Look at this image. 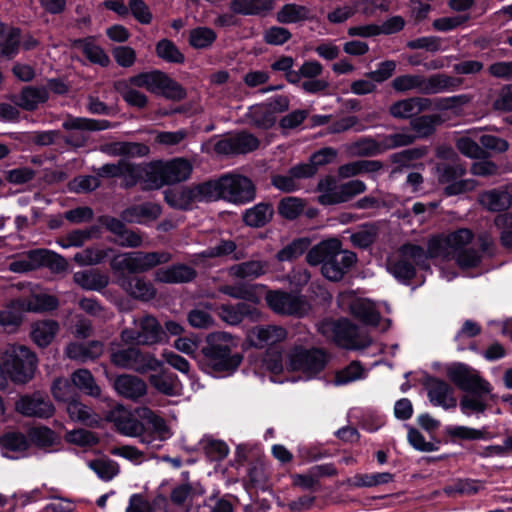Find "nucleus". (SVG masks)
<instances>
[{
  "mask_svg": "<svg viewBox=\"0 0 512 512\" xmlns=\"http://www.w3.org/2000/svg\"><path fill=\"white\" fill-rule=\"evenodd\" d=\"M274 215V209L270 203H258L252 208L247 209L242 220L245 225L253 228H260L268 224Z\"/></svg>",
  "mask_w": 512,
  "mask_h": 512,
  "instance_id": "32",
  "label": "nucleus"
},
{
  "mask_svg": "<svg viewBox=\"0 0 512 512\" xmlns=\"http://www.w3.org/2000/svg\"><path fill=\"white\" fill-rule=\"evenodd\" d=\"M110 361L118 368L132 370L140 374L157 371L162 366V362L152 353L142 351L134 346L116 350L112 349Z\"/></svg>",
  "mask_w": 512,
  "mask_h": 512,
  "instance_id": "11",
  "label": "nucleus"
},
{
  "mask_svg": "<svg viewBox=\"0 0 512 512\" xmlns=\"http://www.w3.org/2000/svg\"><path fill=\"white\" fill-rule=\"evenodd\" d=\"M155 50L157 56L166 62L181 64L185 61L184 55L171 40H160Z\"/></svg>",
  "mask_w": 512,
  "mask_h": 512,
  "instance_id": "62",
  "label": "nucleus"
},
{
  "mask_svg": "<svg viewBox=\"0 0 512 512\" xmlns=\"http://www.w3.org/2000/svg\"><path fill=\"white\" fill-rule=\"evenodd\" d=\"M74 47L82 49L83 54L95 64L103 67L108 66L110 59L104 50L98 45L94 44L91 38L77 39L73 43Z\"/></svg>",
  "mask_w": 512,
  "mask_h": 512,
  "instance_id": "49",
  "label": "nucleus"
},
{
  "mask_svg": "<svg viewBox=\"0 0 512 512\" xmlns=\"http://www.w3.org/2000/svg\"><path fill=\"white\" fill-rule=\"evenodd\" d=\"M27 438L31 444L44 448L52 446L56 440V434L48 427L36 426L27 432Z\"/></svg>",
  "mask_w": 512,
  "mask_h": 512,
  "instance_id": "64",
  "label": "nucleus"
},
{
  "mask_svg": "<svg viewBox=\"0 0 512 512\" xmlns=\"http://www.w3.org/2000/svg\"><path fill=\"white\" fill-rule=\"evenodd\" d=\"M490 393L491 392L471 391L464 394L459 403L461 411L466 415L470 413H484L487 409L485 396Z\"/></svg>",
  "mask_w": 512,
  "mask_h": 512,
  "instance_id": "50",
  "label": "nucleus"
},
{
  "mask_svg": "<svg viewBox=\"0 0 512 512\" xmlns=\"http://www.w3.org/2000/svg\"><path fill=\"white\" fill-rule=\"evenodd\" d=\"M150 384L161 394L176 396L179 394L177 377L173 374H153L149 377Z\"/></svg>",
  "mask_w": 512,
  "mask_h": 512,
  "instance_id": "52",
  "label": "nucleus"
},
{
  "mask_svg": "<svg viewBox=\"0 0 512 512\" xmlns=\"http://www.w3.org/2000/svg\"><path fill=\"white\" fill-rule=\"evenodd\" d=\"M479 204L490 212H503L512 205V194L507 187L485 190L478 195Z\"/></svg>",
  "mask_w": 512,
  "mask_h": 512,
  "instance_id": "22",
  "label": "nucleus"
},
{
  "mask_svg": "<svg viewBox=\"0 0 512 512\" xmlns=\"http://www.w3.org/2000/svg\"><path fill=\"white\" fill-rule=\"evenodd\" d=\"M366 189V184L359 179L349 180L338 185L333 177L327 176L321 179L317 185V190L321 192L317 200L326 206L346 203L364 193Z\"/></svg>",
  "mask_w": 512,
  "mask_h": 512,
  "instance_id": "9",
  "label": "nucleus"
},
{
  "mask_svg": "<svg viewBox=\"0 0 512 512\" xmlns=\"http://www.w3.org/2000/svg\"><path fill=\"white\" fill-rule=\"evenodd\" d=\"M103 353V344L100 341H90L88 343H70L65 348V355L79 362L94 360Z\"/></svg>",
  "mask_w": 512,
  "mask_h": 512,
  "instance_id": "28",
  "label": "nucleus"
},
{
  "mask_svg": "<svg viewBox=\"0 0 512 512\" xmlns=\"http://www.w3.org/2000/svg\"><path fill=\"white\" fill-rule=\"evenodd\" d=\"M446 375L449 380L461 391L491 392L490 383L485 380L473 367L456 362L446 367Z\"/></svg>",
  "mask_w": 512,
  "mask_h": 512,
  "instance_id": "13",
  "label": "nucleus"
},
{
  "mask_svg": "<svg viewBox=\"0 0 512 512\" xmlns=\"http://www.w3.org/2000/svg\"><path fill=\"white\" fill-rule=\"evenodd\" d=\"M444 122V119L439 114L422 115L411 120L410 125L412 130L416 133L414 136L417 138H427L431 136L436 127Z\"/></svg>",
  "mask_w": 512,
  "mask_h": 512,
  "instance_id": "43",
  "label": "nucleus"
},
{
  "mask_svg": "<svg viewBox=\"0 0 512 512\" xmlns=\"http://www.w3.org/2000/svg\"><path fill=\"white\" fill-rule=\"evenodd\" d=\"M113 87L129 105L137 108H144L146 106L148 102L147 96L133 88L135 86L130 82V78L128 80L115 81Z\"/></svg>",
  "mask_w": 512,
  "mask_h": 512,
  "instance_id": "42",
  "label": "nucleus"
},
{
  "mask_svg": "<svg viewBox=\"0 0 512 512\" xmlns=\"http://www.w3.org/2000/svg\"><path fill=\"white\" fill-rule=\"evenodd\" d=\"M71 381L75 389L84 392L91 397H99L101 389L95 382V379L88 369H78L71 374Z\"/></svg>",
  "mask_w": 512,
  "mask_h": 512,
  "instance_id": "45",
  "label": "nucleus"
},
{
  "mask_svg": "<svg viewBox=\"0 0 512 512\" xmlns=\"http://www.w3.org/2000/svg\"><path fill=\"white\" fill-rule=\"evenodd\" d=\"M1 372L13 383L25 384L29 382L37 368L36 355L24 345L8 344L1 354Z\"/></svg>",
  "mask_w": 512,
  "mask_h": 512,
  "instance_id": "3",
  "label": "nucleus"
},
{
  "mask_svg": "<svg viewBox=\"0 0 512 512\" xmlns=\"http://www.w3.org/2000/svg\"><path fill=\"white\" fill-rule=\"evenodd\" d=\"M51 393L56 401L64 402L66 404L79 397L74 383L71 379L69 380L66 378L55 379L51 386Z\"/></svg>",
  "mask_w": 512,
  "mask_h": 512,
  "instance_id": "55",
  "label": "nucleus"
},
{
  "mask_svg": "<svg viewBox=\"0 0 512 512\" xmlns=\"http://www.w3.org/2000/svg\"><path fill=\"white\" fill-rule=\"evenodd\" d=\"M109 250H103L96 247H87L77 252L73 256V260L79 266H94L102 263L108 256Z\"/></svg>",
  "mask_w": 512,
  "mask_h": 512,
  "instance_id": "60",
  "label": "nucleus"
},
{
  "mask_svg": "<svg viewBox=\"0 0 512 512\" xmlns=\"http://www.w3.org/2000/svg\"><path fill=\"white\" fill-rule=\"evenodd\" d=\"M15 409L26 417L48 418L54 414L55 408L47 397L40 393L25 395L15 403Z\"/></svg>",
  "mask_w": 512,
  "mask_h": 512,
  "instance_id": "17",
  "label": "nucleus"
},
{
  "mask_svg": "<svg viewBox=\"0 0 512 512\" xmlns=\"http://www.w3.org/2000/svg\"><path fill=\"white\" fill-rule=\"evenodd\" d=\"M264 263L257 260L242 262L232 265L228 269V273L234 278H257L264 273Z\"/></svg>",
  "mask_w": 512,
  "mask_h": 512,
  "instance_id": "56",
  "label": "nucleus"
},
{
  "mask_svg": "<svg viewBox=\"0 0 512 512\" xmlns=\"http://www.w3.org/2000/svg\"><path fill=\"white\" fill-rule=\"evenodd\" d=\"M356 261L357 256L354 252L344 250V252L340 256H336L331 263L326 264L325 267H321V273L326 279L338 282L342 280Z\"/></svg>",
  "mask_w": 512,
  "mask_h": 512,
  "instance_id": "24",
  "label": "nucleus"
},
{
  "mask_svg": "<svg viewBox=\"0 0 512 512\" xmlns=\"http://www.w3.org/2000/svg\"><path fill=\"white\" fill-rule=\"evenodd\" d=\"M32 257L37 261L38 268L44 266L53 273L66 272L69 267L66 258L48 249H36V253H33Z\"/></svg>",
  "mask_w": 512,
  "mask_h": 512,
  "instance_id": "35",
  "label": "nucleus"
},
{
  "mask_svg": "<svg viewBox=\"0 0 512 512\" xmlns=\"http://www.w3.org/2000/svg\"><path fill=\"white\" fill-rule=\"evenodd\" d=\"M193 170L192 164L184 158H175L167 162H153L152 188L159 189L187 180Z\"/></svg>",
  "mask_w": 512,
  "mask_h": 512,
  "instance_id": "12",
  "label": "nucleus"
},
{
  "mask_svg": "<svg viewBox=\"0 0 512 512\" xmlns=\"http://www.w3.org/2000/svg\"><path fill=\"white\" fill-rule=\"evenodd\" d=\"M427 154L428 148L426 146L409 148L391 154L389 160L396 165L392 173L401 172L404 168L409 167L411 162L422 159Z\"/></svg>",
  "mask_w": 512,
  "mask_h": 512,
  "instance_id": "40",
  "label": "nucleus"
},
{
  "mask_svg": "<svg viewBox=\"0 0 512 512\" xmlns=\"http://www.w3.org/2000/svg\"><path fill=\"white\" fill-rule=\"evenodd\" d=\"M66 412L71 420L80 422L89 427H99L101 418L89 406L79 400V397L66 405Z\"/></svg>",
  "mask_w": 512,
  "mask_h": 512,
  "instance_id": "30",
  "label": "nucleus"
},
{
  "mask_svg": "<svg viewBox=\"0 0 512 512\" xmlns=\"http://www.w3.org/2000/svg\"><path fill=\"white\" fill-rule=\"evenodd\" d=\"M0 447L5 451V455L9 452L16 456L23 455L30 447V442L22 432L8 431L0 437Z\"/></svg>",
  "mask_w": 512,
  "mask_h": 512,
  "instance_id": "37",
  "label": "nucleus"
},
{
  "mask_svg": "<svg viewBox=\"0 0 512 512\" xmlns=\"http://www.w3.org/2000/svg\"><path fill=\"white\" fill-rule=\"evenodd\" d=\"M429 401L434 406H440L446 410L457 406V398L454 388L446 381L428 377L424 382Z\"/></svg>",
  "mask_w": 512,
  "mask_h": 512,
  "instance_id": "16",
  "label": "nucleus"
},
{
  "mask_svg": "<svg viewBox=\"0 0 512 512\" xmlns=\"http://www.w3.org/2000/svg\"><path fill=\"white\" fill-rule=\"evenodd\" d=\"M126 512H167V503L164 498L148 502L140 495H133Z\"/></svg>",
  "mask_w": 512,
  "mask_h": 512,
  "instance_id": "53",
  "label": "nucleus"
},
{
  "mask_svg": "<svg viewBox=\"0 0 512 512\" xmlns=\"http://www.w3.org/2000/svg\"><path fill=\"white\" fill-rule=\"evenodd\" d=\"M392 88L398 93H406L416 90L422 94L423 75L404 74L395 77L391 82Z\"/></svg>",
  "mask_w": 512,
  "mask_h": 512,
  "instance_id": "58",
  "label": "nucleus"
},
{
  "mask_svg": "<svg viewBox=\"0 0 512 512\" xmlns=\"http://www.w3.org/2000/svg\"><path fill=\"white\" fill-rule=\"evenodd\" d=\"M318 331L328 340L349 349H365L372 339L360 332L356 326L345 319L324 320L318 326Z\"/></svg>",
  "mask_w": 512,
  "mask_h": 512,
  "instance_id": "7",
  "label": "nucleus"
},
{
  "mask_svg": "<svg viewBox=\"0 0 512 512\" xmlns=\"http://www.w3.org/2000/svg\"><path fill=\"white\" fill-rule=\"evenodd\" d=\"M122 174L123 185L126 188L135 186L138 182L144 184L145 189L152 188L153 162L148 164H135L123 160Z\"/></svg>",
  "mask_w": 512,
  "mask_h": 512,
  "instance_id": "20",
  "label": "nucleus"
},
{
  "mask_svg": "<svg viewBox=\"0 0 512 512\" xmlns=\"http://www.w3.org/2000/svg\"><path fill=\"white\" fill-rule=\"evenodd\" d=\"M309 244L310 241L307 238L296 239L279 250L276 258L280 262L297 259L308 249Z\"/></svg>",
  "mask_w": 512,
  "mask_h": 512,
  "instance_id": "63",
  "label": "nucleus"
},
{
  "mask_svg": "<svg viewBox=\"0 0 512 512\" xmlns=\"http://www.w3.org/2000/svg\"><path fill=\"white\" fill-rule=\"evenodd\" d=\"M214 30L208 27H197L189 32V44L195 49L209 48L216 40Z\"/></svg>",
  "mask_w": 512,
  "mask_h": 512,
  "instance_id": "59",
  "label": "nucleus"
},
{
  "mask_svg": "<svg viewBox=\"0 0 512 512\" xmlns=\"http://www.w3.org/2000/svg\"><path fill=\"white\" fill-rule=\"evenodd\" d=\"M233 336L227 332H212L206 336L201 349L207 363L215 371H233L242 361L240 354H232Z\"/></svg>",
  "mask_w": 512,
  "mask_h": 512,
  "instance_id": "4",
  "label": "nucleus"
},
{
  "mask_svg": "<svg viewBox=\"0 0 512 512\" xmlns=\"http://www.w3.org/2000/svg\"><path fill=\"white\" fill-rule=\"evenodd\" d=\"M285 357L289 371L300 372L309 378L319 374L328 362V356L323 349L307 348L301 344L292 345Z\"/></svg>",
  "mask_w": 512,
  "mask_h": 512,
  "instance_id": "8",
  "label": "nucleus"
},
{
  "mask_svg": "<svg viewBox=\"0 0 512 512\" xmlns=\"http://www.w3.org/2000/svg\"><path fill=\"white\" fill-rule=\"evenodd\" d=\"M222 199L234 204L254 200L256 191L253 182L242 175L227 174L221 177Z\"/></svg>",
  "mask_w": 512,
  "mask_h": 512,
  "instance_id": "14",
  "label": "nucleus"
},
{
  "mask_svg": "<svg viewBox=\"0 0 512 512\" xmlns=\"http://www.w3.org/2000/svg\"><path fill=\"white\" fill-rule=\"evenodd\" d=\"M113 386L119 395L132 401H138L147 393L146 382L135 375H120L114 380Z\"/></svg>",
  "mask_w": 512,
  "mask_h": 512,
  "instance_id": "23",
  "label": "nucleus"
},
{
  "mask_svg": "<svg viewBox=\"0 0 512 512\" xmlns=\"http://www.w3.org/2000/svg\"><path fill=\"white\" fill-rule=\"evenodd\" d=\"M161 214V207L152 202L128 207L121 213L124 221L129 223H142L145 220H155Z\"/></svg>",
  "mask_w": 512,
  "mask_h": 512,
  "instance_id": "31",
  "label": "nucleus"
},
{
  "mask_svg": "<svg viewBox=\"0 0 512 512\" xmlns=\"http://www.w3.org/2000/svg\"><path fill=\"white\" fill-rule=\"evenodd\" d=\"M343 252L341 241L331 238L312 247L306 255V261L311 266L321 265V267H325L326 264L331 263L336 256H340Z\"/></svg>",
  "mask_w": 512,
  "mask_h": 512,
  "instance_id": "18",
  "label": "nucleus"
},
{
  "mask_svg": "<svg viewBox=\"0 0 512 512\" xmlns=\"http://www.w3.org/2000/svg\"><path fill=\"white\" fill-rule=\"evenodd\" d=\"M286 337V329L277 325H259L248 332L251 345L258 349L275 345L284 341Z\"/></svg>",
  "mask_w": 512,
  "mask_h": 512,
  "instance_id": "19",
  "label": "nucleus"
},
{
  "mask_svg": "<svg viewBox=\"0 0 512 512\" xmlns=\"http://www.w3.org/2000/svg\"><path fill=\"white\" fill-rule=\"evenodd\" d=\"M379 234V226L377 223H366L350 235V241L353 246L361 249L368 248L377 239Z\"/></svg>",
  "mask_w": 512,
  "mask_h": 512,
  "instance_id": "48",
  "label": "nucleus"
},
{
  "mask_svg": "<svg viewBox=\"0 0 512 512\" xmlns=\"http://www.w3.org/2000/svg\"><path fill=\"white\" fill-rule=\"evenodd\" d=\"M98 227L92 226L85 229H76L57 239V244L64 248L82 247L87 241L95 237Z\"/></svg>",
  "mask_w": 512,
  "mask_h": 512,
  "instance_id": "47",
  "label": "nucleus"
},
{
  "mask_svg": "<svg viewBox=\"0 0 512 512\" xmlns=\"http://www.w3.org/2000/svg\"><path fill=\"white\" fill-rule=\"evenodd\" d=\"M196 276V270L185 264L172 265L155 272V280L161 283H186Z\"/></svg>",
  "mask_w": 512,
  "mask_h": 512,
  "instance_id": "27",
  "label": "nucleus"
},
{
  "mask_svg": "<svg viewBox=\"0 0 512 512\" xmlns=\"http://www.w3.org/2000/svg\"><path fill=\"white\" fill-rule=\"evenodd\" d=\"M73 281L87 291H101L109 285V275L99 269H88L75 272Z\"/></svg>",
  "mask_w": 512,
  "mask_h": 512,
  "instance_id": "26",
  "label": "nucleus"
},
{
  "mask_svg": "<svg viewBox=\"0 0 512 512\" xmlns=\"http://www.w3.org/2000/svg\"><path fill=\"white\" fill-rule=\"evenodd\" d=\"M266 301L273 311L280 314H299L301 309L300 299L285 292H268L266 295Z\"/></svg>",
  "mask_w": 512,
  "mask_h": 512,
  "instance_id": "25",
  "label": "nucleus"
},
{
  "mask_svg": "<svg viewBox=\"0 0 512 512\" xmlns=\"http://www.w3.org/2000/svg\"><path fill=\"white\" fill-rule=\"evenodd\" d=\"M429 269L425 264L424 248L420 245L405 243L388 255L387 271L401 282H409L416 276V268Z\"/></svg>",
  "mask_w": 512,
  "mask_h": 512,
  "instance_id": "5",
  "label": "nucleus"
},
{
  "mask_svg": "<svg viewBox=\"0 0 512 512\" xmlns=\"http://www.w3.org/2000/svg\"><path fill=\"white\" fill-rule=\"evenodd\" d=\"M59 330V324L55 320H43L35 322L31 329V338L39 347L48 346Z\"/></svg>",
  "mask_w": 512,
  "mask_h": 512,
  "instance_id": "38",
  "label": "nucleus"
},
{
  "mask_svg": "<svg viewBox=\"0 0 512 512\" xmlns=\"http://www.w3.org/2000/svg\"><path fill=\"white\" fill-rule=\"evenodd\" d=\"M171 258V254L165 251L125 252L113 257L110 268L115 274V283L130 297L150 301L156 296L153 284L131 274L145 273L158 265L168 263Z\"/></svg>",
  "mask_w": 512,
  "mask_h": 512,
  "instance_id": "1",
  "label": "nucleus"
},
{
  "mask_svg": "<svg viewBox=\"0 0 512 512\" xmlns=\"http://www.w3.org/2000/svg\"><path fill=\"white\" fill-rule=\"evenodd\" d=\"M120 338L125 344L153 346L166 342V332L154 316L143 314L134 317L132 326L123 329Z\"/></svg>",
  "mask_w": 512,
  "mask_h": 512,
  "instance_id": "6",
  "label": "nucleus"
},
{
  "mask_svg": "<svg viewBox=\"0 0 512 512\" xmlns=\"http://www.w3.org/2000/svg\"><path fill=\"white\" fill-rule=\"evenodd\" d=\"M49 94L44 87L28 86L16 97L15 104L25 110H35L39 104L48 100Z\"/></svg>",
  "mask_w": 512,
  "mask_h": 512,
  "instance_id": "34",
  "label": "nucleus"
},
{
  "mask_svg": "<svg viewBox=\"0 0 512 512\" xmlns=\"http://www.w3.org/2000/svg\"><path fill=\"white\" fill-rule=\"evenodd\" d=\"M462 81L446 74H433L423 76L422 94L431 95L442 91L457 88Z\"/></svg>",
  "mask_w": 512,
  "mask_h": 512,
  "instance_id": "33",
  "label": "nucleus"
},
{
  "mask_svg": "<svg viewBox=\"0 0 512 512\" xmlns=\"http://www.w3.org/2000/svg\"><path fill=\"white\" fill-rule=\"evenodd\" d=\"M12 305L22 311L43 312L56 309L59 302L58 299L52 295L38 294L29 298L13 300Z\"/></svg>",
  "mask_w": 512,
  "mask_h": 512,
  "instance_id": "29",
  "label": "nucleus"
},
{
  "mask_svg": "<svg viewBox=\"0 0 512 512\" xmlns=\"http://www.w3.org/2000/svg\"><path fill=\"white\" fill-rule=\"evenodd\" d=\"M305 201L297 197H285L278 203V213L287 220L296 219L304 210Z\"/></svg>",
  "mask_w": 512,
  "mask_h": 512,
  "instance_id": "61",
  "label": "nucleus"
},
{
  "mask_svg": "<svg viewBox=\"0 0 512 512\" xmlns=\"http://www.w3.org/2000/svg\"><path fill=\"white\" fill-rule=\"evenodd\" d=\"M246 117L251 125L265 130L276 122V116L272 115L264 103L250 107Z\"/></svg>",
  "mask_w": 512,
  "mask_h": 512,
  "instance_id": "51",
  "label": "nucleus"
},
{
  "mask_svg": "<svg viewBox=\"0 0 512 512\" xmlns=\"http://www.w3.org/2000/svg\"><path fill=\"white\" fill-rule=\"evenodd\" d=\"M272 0H232L230 9L241 15H260L272 9Z\"/></svg>",
  "mask_w": 512,
  "mask_h": 512,
  "instance_id": "41",
  "label": "nucleus"
},
{
  "mask_svg": "<svg viewBox=\"0 0 512 512\" xmlns=\"http://www.w3.org/2000/svg\"><path fill=\"white\" fill-rule=\"evenodd\" d=\"M437 180L445 185L446 196H456L476 189L478 182L472 178L463 179L467 170L461 161L454 163H437L435 166Z\"/></svg>",
  "mask_w": 512,
  "mask_h": 512,
  "instance_id": "10",
  "label": "nucleus"
},
{
  "mask_svg": "<svg viewBox=\"0 0 512 512\" xmlns=\"http://www.w3.org/2000/svg\"><path fill=\"white\" fill-rule=\"evenodd\" d=\"M20 34L19 28L6 29L4 26L0 28V54L6 59L14 58L20 47Z\"/></svg>",
  "mask_w": 512,
  "mask_h": 512,
  "instance_id": "39",
  "label": "nucleus"
},
{
  "mask_svg": "<svg viewBox=\"0 0 512 512\" xmlns=\"http://www.w3.org/2000/svg\"><path fill=\"white\" fill-rule=\"evenodd\" d=\"M431 107V100L425 97H410L390 105L389 114L396 119H408Z\"/></svg>",
  "mask_w": 512,
  "mask_h": 512,
  "instance_id": "21",
  "label": "nucleus"
},
{
  "mask_svg": "<svg viewBox=\"0 0 512 512\" xmlns=\"http://www.w3.org/2000/svg\"><path fill=\"white\" fill-rule=\"evenodd\" d=\"M260 141L253 134L242 131L216 142L214 150L218 154H247L259 147Z\"/></svg>",
  "mask_w": 512,
  "mask_h": 512,
  "instance_id": "15",
  "label": "nucleus"
},
{
  "mask_svg": "<svg viewBox=\"0 0 512 512\" xmlns=\"http://www.w3.org/2000/svg\"><path fill=\"white\" fill-rule=\"evenodd\" d=\"M345 152L351 157H373L379 155L378 140L372 137H362L357 141L347 143Z\"/></svg>",
  "mask_w": 512,
  "mask_h": 512,
  "instance_id": "44",
  "label": "nucleus"
},
{
  "mask_svg": "<svg viewBox=\"0 0 512 512\" xmlns=\"http://www.w3.org/2000/svg\"><path fill=\"white\" fill-rule=\"evenodd\" d=\"M310 18V10L303 5L286 4L277 12V21L288 24L304 21Z\"/></svg>",
  "mask_w": 512,
  "mask_h": 512,
  "instance_id": "54",
  "label": "nucleus"
},
{
  "mask_svg": "<svg viewBox=\"0 0 512 512\" xmlns=\"http://www.w3.org/2000/svg\"><path fill=\"white\" fill-rule=\"evenodd\" d=\"M136 416L123 405L110 410L106 416L108 422L123 436L138 438L141 444L158 447L154 442L169 437V428L163 418L148 407L135 409Z\"/></svg>",
  "mask_w": 512,
  "mask_h": 512,
  "instance_id": "2",
  "label": "nucleus"
},
{
  "mask_svg": "<svg viewBox=\"0 0 512 512\" xmlns=\"http://www.w3.org/2000/svg\"><path fill=\"white\" fill-rule=\"evenodd\" d=\"M62 127L67 131H101L112 127V124L108 120H95L83 117L69 116L63 122Z\"/></svg>",
  "mask_w": 512,
  "mask_h": 512,
  "instance_id": "46",
  "label": "nucleus"
},
{
  "mask_svg": "<svg viewBox=\"0 0 512 512\" xmlns=\"http://www.w3.org/2000/svg\"><path fill=\"white\" fill-rule=\"evenodd\" d=\"M236 243L232 240H220L218 244L204 250L201 255L204 258L224 257L233 254L234 260H240L245 257L242 251H236Z\"/></svg>",
  "mask_w": 512,
  "mask_h": 512,
  "instance_id": "57",
  "label": "nucleus"
},
{
  "mask_svg": "<svg viewBox=\"0 0 512 512\" xmlns=\"http://www.w3.org/2000/svg\"><path fill=\"white\" fill-rule=\"evenodd\" d=\"M168 75L162 71L154 70L130 77V82L139 88H145L149 92L160 94Z\"/></svg>",
  "mask_w": 512,
  "mask_h": 512,
  "instance_id": "36",
  "label": "nucleus"
}]
</instances>
